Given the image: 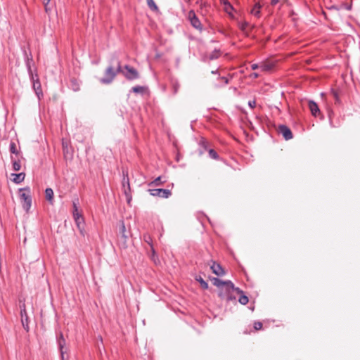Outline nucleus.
<instances>
[{
	"mask_svg": "<svg viewBox=\"0 0 360 360\" xmlns=\"http://www.w3.org/2000/svg\"><path fill=\"white\" fill-rule=\"evenodd\" d=\"M214 285L221 288V291L219 293L220 297H223L222 290L224 289L226 292L229 293L231 290L234 289L233 283L230 281H222L217 278H212L211 279Z\"/></svg>",
	"mask_w": 360,
	"mask_h": 360,
	"instance_id": "obj_1",
	"label": "nucleus"
},
{
	"mask_svg": "<svg viewBox=\"0 0 360 360\" xmlns=\"http://www.w3.org/2000/svg\"><path fill=\"white\" fill-rule=\"evenodd\" d=\"M73 217L77 224V226L82 236L85 234V223L84 217L82 214L78 212L77 207L76 204L74 202V212H73Z\"/></svg>",
	"mask_w": 360,
	"mask_h": 360,
	"instance_id": "obj_2",
	"label": "nucleus"
},
{
	"mask_svg": "<svg viewBox=\"0 0 360 360\" xmlns=\"http://www.w3.org/2000/svg\"><path fill=\"white\" fill-rule=\"evenodd\" d=\"M19 191L20 193V197L22 207L26 210V212H28L32 204V200L30 195V189L28 188H20Z\"/></svg>",
	"mask_w": 360,
	"mask_h": 360,
	"instance_id": "obj_3",
	"label": "nucleus"
},
{
	"mask_svg": "<svg viewBox=\"0 0 360 360\" xmlns=\"http://www.w3.org/2000/svg\"><path fill=\"white\" fill-rule=\"evenodd\" d=\"M124 69L126 70V72L121 70V68L119 67L117 72H122L127 79L132 80L139 77V72L134 68L129 65H125Z\"/></svg>",
	"mask_w": 360,
	"mask_h": 360,
	"instance_id": "obj_4",
	"label": "nucleus"
},
{
	"mask_svg": "<svg viewBox=\"0 0 360 360\" xmlns=\"http://www.w3.org/2000/svg\"><path fill=\"white\" fill-rule=\"evenodd\" d=\"M148 192L153 196L162 198H168L172 195V193L169 190L162 188L149 189Z\"/></svg>",
	"mask_w": 360,
	"mask_h": 360,
	"instance_id": "obj_5",
	"label": "nucleus"
},
{
	"mask_svg": "<svg viewBox=\"0 0 360 360\" xmlns=\"http://www.w3.org/2000/svg\"><path fill=\"white\" fill-rule=\"evenodd\" d=\"M188 20L193 27L197 30H202V25L193 11H190L188 14Z\"/></svg>",
	"mask_w": 360,
	"mask_h": 360,
	"instance_id": "obj_6",
	"label": "nucleus"
},
{
	"mask_svg": "<svg viewBox=\"0 0 360 360\" xmlns=\"http://www.w3.org/2000/svg\"><path fill=\"white\" fill-rule=\"evenodd\" d=\"M120 233L121 236L119 239V243L122 248H126L127 247V243L128 236L126 233V227H125L123 221H121Z\"/></svg>",
	"mask_w": 360,
	"mask_h": 360,
	"instance_id": "obj_7",
	"label": "nucleus"
},
{
	"mask_svg": "<svg viewBox=\"0 0 360 360\" xmlns=\"http://www.w3.org/2000/svg\"><path fill=\"white\" fill-rule=\"evenodd\" d=\"M105 75V77L101 79V82L104 84H109L114 79L116 72L112 67H109L106 69Z\"/></svg>",
	"mask_w": 360,
	"mask_h": 360,
	"instance_id": "obj_8",
	"label": "nucleus"
},
{
	"mask_svg": "<svg viewBox=\"0 0 360 360\" xmlns=\"http://www.w3.org/2000/svg\"><path fill=\"white\" fill-rule=\"evenodd\" d=\"M220 3L224 6L223 10L229 15L230 18H233L234 15L233 12V7L228 0H219Z\"/></svg>",
	"mask_w": 360,
	"mask_h": 360,
	"instance_id": "obj_9",
	"label": "nucleus"
},
{
	"mask_svg": "<svg viewBox=\"0 0 360 360\" xmlns=\"http://www.w3.org/2000/svg\"><path fill=\"white\" fill-rule=\"evenodd\" d=\"M275 62L271 60H266L259 64L261 70L264 72H270L275 67Z\"/></svg>",
	"mask_w": 360,
	"mask_h": 360,
	"instance_id": "obj_10",
	"label": "nucleus"
},
{
	"mask_svg": "<svg viewBox=\"0 0 360 360\" xmlns=\"http://www.w3.org/2000/svg\"><path fill=\"white\" fill-rule=\"evenodd\" d=\"M210 269L213 274L219 276H224L226 274L225 270L221 267V266L215 262H213Z\"/></svg>",
	"mask_w": 360,
	"mask_h": 360,
	"instance_id": "obj_11",
	"label": "nucleus"
},
{
	"mask_svg": "<svg viewBox=\"0 0 360 360\" xmlns=\"http://www.w3.org/2000/svg\"><path fill=\"white\" fill-rule=\"evenodd\" d=\"M278 130L285 140H290L292 138V131L288 127L285 125H281L278 127Z\"/></svg>",
	"mask_w": 360,
	"mask_h": 360,
	"instance_id": "obj_12",
	"label": "nucleus"
},
{
	"mask_svg": "<svg viewBox=\"0 0 360 360\" xmlns=\"http://www.w3.org/2000/svg\"><path fill=\"white\" fill-rule=\"evenodd\" d=\"M32 80H33V89H34L37 96L39 98L40 96H42V90H41V84L39 81V78L37 76H36V78L32 77Z\"/></svg>",
	"mask_w": 360,
	"mask_h": 360,
	"instance_id": "obj_13",
	"label": "nucleus"
},
{
	"mask_svg": "<svg viewBox=\"0 0 360 360\" xmlns=\"http://www.w3.org/2000/svg\"><path fill=\"white\" fill-rule=\"evenodd\" d=\"M20 314H21V322H22V325L24 328V329L26 330V331H29V326H27V323H25V316L26 315H27V311H26V307H25V303H22V304H20Z\"/></svg>",
	"mask_w": 360,
	"mask_h": 360,
	"instance_id": "obj_14",
	"label": "nucleus"
},
{
	"mask_svg": "<svg viewBox=\"0 0 360 360\" xmlns=\"http://www.w3.org/2000/svg\"><path fill=\"white\" fill-rule=\"evenodd\" d=\"M308 107L312 114V115L316 117L318 116L319 115H320V110L319 108V106L318 105L312 101H308Z\"/></svg>",
	"mask_w": 360,
	"mask_h": 360,
	"instance_id": "obj_15",
	"label": "nucleus"
},
{
	"mask_svg": "<svg viewBox=\"0 0 360 360\" xmlns=\"http://www.w3.org/2000/svg\"><path fill=\"white\" fill-rule=\"evenodd\" d=\"M11 176H13L12 181L15 184H20L23 181L25 177V174L23 172L19 174H11Z\"/></svg>",
	"mask_w": 360,
	"mask_h": 360,
	"instance_id": "obj_16",
	"label": "nucleus"
},
{
	"mask_svg": "<svg viewBox=\"0 0 360 360\" xmlns=\"http://www.w3.org/2000/svg\"><path fill=\"white\" fill-rule=\"evenodd\" d=\"M261 8L262 5L259 2H257L254 5L253 8L250 11V13L252 15L256 16L257 18H259Z\"/></svg>",
	"mask_w": 360,
	"mask_h": 360,
	"instance_id": "obj_17",
	"label": "nucleus"
},
{
	"mask_svg": "<svg viewBox=\"0 0 360 360\" xmlns=\"http://www.w3.org/2000/svg\"><path fill=\"white\" fill-rule=\"evenodd\" d=\"M46 199L51 203L53 204V191L51 188H46L45 191Z\"/></svg>",
	"mask_w": 360,
	"mask_h": 360,
	"instance_id": "obj_18",
	"label": "nucleus"
},
{
	"mask_svg": "<svg viewBox=\"0 0 360 360\" xmlns=\"http://www.w3.org/2000/svg\"><path fill=\"white\" fill-rule=\"evenodd\" d=\"M58 344H59V346H60V350H61L62 357L63 358V346L65 344V339H64L63 335L62 333H60V338H59V340H58Z\"/></svg>",
	"mask_w": 360,
	"mask_h": 360,
	"instance_id": "obj_19",
	"label": "nucleus"
},
{
	"mask_svg": "<svg viewBox=\"0 0 360 360\" xmlns=\"http://www.w3.org/2000/svg\"><path fill=\"white\" fill-rule=\"evenodd\" d=\"M163 184V182L161 181V177L160 176H158V178H156L153 181H152L151 183L149 184V186H160Z\"/></svg>",
	"mask_w": 360,
	"mask_h": 360,
	"instance_id": "obj_20",
	"label": "nucleus"
},
{
	"mask_svg": "<svg viewBox=\"0 0 360 360\" xmlns=\"http://www.w3.org/2000/svg\"><path fill=\"white\" fill-rule=\"evenodd\" d=\"M147 3L150 9L153 11L158 10L157 5L155 4L153 0H147Z\"/></svg>",
	"mask_w": 360,
	"mask_h": 360,
	"instance_id": "obj_21",
	"label": "nucleus"
},
{
	"mask_svg": "<svg viewBox=\"0 0 360 360\" xmlns=\"http://www.w3.org/2000/svg\"><path fill=\"white\" fill-rule=\"evenodd\" d=\"M197 281L200 283L201 287L203 288V289H207L208 288V284L207 282H205L202 278L201 277H199L198 278H197Z\"/></svg>",
	"mask_w": 360,
	"mask_h": 360,
	"instance_id": "obj_22",
	"label": "nucleus"
},
{
	"mask_svg": "<svg viewBox=\"0 0 360 360\" xmlns=\"http://www.w3.org/2000/svg\"><path fill=\"white\" fill-rule=\"evenodd\" d=\"M239 302L243 304V305H245L248 303V301H249V299L247 296L245 295H241L239 298Z\"/></svg>",
	"mask_w": 360,
	"mask_h": 360,
	"instance_id": "obj_23",
	"label": "nucleus"
},
{
	"mask_svg": "<svg viewBox=\"0 0 360 360\" xmlns=\"http://www.w3.org/2000/svg\"><path fill=\"white\" fill-rule=\"evenodd\" d=\"M10 151L13 154H18V151L17 150L16 144L14 142H11L10 144Z\"/></svg>",
	"mask_w": 360,
	"mask_h": 360,
	"instance_id": "obj_24",
	"label": "nucleus"
},
{
	"mask_svg": "<svg viewBox=\"0 0 360 360\" xmlns=\"http://www.w3.org/2000/svg\"><path fill=\"white\" fill-rule=\"evenodd\" d=\"M21 168V165L19 161H14L13 162V169L14 171H19Z\"/></svg>",
	"mask_w": 360,
	"mask_h": 360,
	"instance_id": "obj_25",
	"label": "nucleus"
},
{
	"mask_svg": "<svg viewBox=\"0 0 360 360\" xmlns=\"http://www.w3.org/2000/svg\"><path fill=\"white\" fill-rule=\"evenodd\" d=\"M209 155L212 158V159H217L218 158V155H217V152L213 150V149H210L209 150Z\"/></svg>",
	"mask_w": 360,
	"mask_h": 360,
	"instance_id": "obj_26",
	"label": "nucleus"
},
{
	"mask_svg": "<svg viewBox=\"0 0 360 360\" xmlns=\"http://www.w3.org/2000/svg\"><path fill=\"white\" fill-rule=\"evenodd\" d=\"M262 323L260 321H255L254 323V328L255 330H259L262 328Z\"/></svg>",
	"mask_w": 360,
	"mask_h": 360,
	"instance_id": "obj_27",
	"label": "nucleus"
},
{
	"mask_svg": "<svg viewBox=\"0 0 360 360\" xmlns=\"http://www.w3.org/2000/svg\"><path fill=\"white\" fill-rule=\"evenodd\" d=\"M132 91L135 93H141L144 91V88L142 86H134L132 88Z\"/></svg>",
	"mask_w": 360,
	"mask_h": 360,
	"instance_id": "obj_28",
	"label": "nucleus"
},
{
	"mask_svg": "<svg viewBox=\"0 0 360 360\" xmlns=\"http://www.w3.org/2000/svg\"><path fill=\"white\" fill-rule=\"evenodd\" d=\"M249 23L248 22L243 21L240 24V27L243 31H245Z\"/></svg>",
	"mask_w": 360,
	"mask_h": 360,
	"instance_id": "obj_29",
	"label": "nucleus"
},
{
	"mask_svg": "<svg viewBox=\"0 0 360 360\" xmlns=\"http://www.w3.org/2000/svg\"><path fill=\"white\" fill-rule=\"evenodd\" d=\"M44 10H45V12L48 14H49L51 13V8L49 6V4H44Z\"/></svg>",
	"mask_w": 360,
	"mask_h": 360,
	"instance_id": "obj_30",
	"label": "nucleus"
},
{
	"mask_svg": "<svg viewBox=\"0 0 360 360\" xmlns=\"http://www.w3.org/2000/svg\"><path fill=\"white\" fill-rule=\"evenodd\" d=\"M281 0H271V4L272 6H276L277 4L281 2Z\"/></svg>",
	"mask_w": 360,
	"mask_h": 360,
	"instance_id": "obj_31",
	"label": "nucleus"
},
{
	"mask_svg": "<svg viewBox=\"0 0 360 360\" xmlns=\"http://www.w3.org/2000/svg\"><path fill=\"white\" fill-rule=\"evenodd\" d=\"M260 68L259 65H258V64H255H255H252V65H251V68H252V70H256V69H257V68Z\"/></svg>",
	"mask_w": 360,
	"mask_h": 360,
	"instance_id": "obj_32",
	"label": "nucleus"
},
{
	"mask_svg": "<svg viewBox=\"0 0 360 360\" xmlns=\"http://www.w3.org/2000/svg\"><path fill=\"white\" fill-rule=\"evenodd\" d=\"M125 186H127L128 189L130 190L129 179H127V181L126 182H124V181L123 182V186L125 187Z\"/></svg>",
	"mask_w": 360,
	"mask_h": 360,
	"instance_id": "obj_33",
	"label": "nucleus"
},
{
	"mask_svg": "<svg viewBox=\"0 0 360 360\" xmlns=\"http://www.w3.org/2000/svg\"><path fill=\"white\" fill-rule=\"evenodd\" d=\"M125 186H127L128 189L130 190L129 179H127V181L126 182H124V181L123 182V186L125 187Z\"/></svg>",
	"mask_w": 360,
	"mask_h": 360,
	"instance_id": "obj_34",
	"label": "nucleus"
},
{
	"mask_svg": "<svg viewBox=\"0 0 360 360\" xmlns=\"http://www.w3.org/2000/svg\"><path fill=\"white\" fill-rule=\"evenodd\" d=\"M249 105L252 108H253L255 107L256 103L255 101H250Z\"/></svg>",
	"mask_w": 360,
	"mask_h": 360,
	"instance_id": "obj_35",
	"label": "nucleus"
},
{
	"mask_svg": "<svg viewBox=\"0 0 360 360\" xmlns=\"http://www.w3.org/2000/svg\"><path fill=\"white\" fill-rule=\"evenodd\" d=\"M250 77L252 78H257L259 77V75L257 73L255 72V73L251 74Z\"/></svg>",
	"mask_w": 360,
	"mask_h": 360,
	"instance_id": "obj_36",
	"label": "nucleus"
},
{
	"mask_svg": "<svg viewBox=\"0 0 360 360\" xmlns=\"http://www.w3.org/2000/svg\"><path fill=\"white\" fill-rule=\"evenodd\" d=\"M25 319V323H27L28 325V316L26 315L24 318Z\"/></svg>",
	"mask_w": 360,
	"mask_h": 360,
	"instance_id": "obj_37",
	"label": "nucleus"
},
{
	"mask_svg": "<svg viewBox=\"0 0 360 360\" xmlns=\"http://www.w3.org/2000/svg\"><path fill=\"white\" fill-rule=\"evenodd\" d=\"M50 1H51V0H43V4H49Z\"/></svg>",
	"mask_w": 360,
	"mask_h": 360,
	"instance_id": "obj_38",
	"label": "nucleus"
},
{
	"mask_svg": "<svg viewBox=\"0 0 360 360\" xmlns=\"http://www.w3.org/2000/svg\"><path fill=\"white\" fill-rule=\"evenodd\" d=\"M98 340H101V342H103V339H102L101 336H99Z\"/></svg>",
	"mask_w": 360,
	"mask_h": 360,
	"instance_id": "obj_39",
	"label": "nucleus"
},
{
	"mask_svg": "<svg viewBox=\"0 0 360 360\" xmlns=\"http://www.w3.org/2000/svg\"><path fill=\"white\" fill-rule=\"evenodd\" d=\"M98 340H101V342H103V339H102L101 336H99Z\"/></svg>",
	"mask_w": 360,
	"mask_h": 360,
	"instance_id": "obj_40",
	"label": "nucleus"
},
{
	"mask_svg": "<svg viewBox=\"0 0 360 360\" xmlns=\"http://www.w3.org/2000/svg\"><path fill=\"white\" fill-rule=\"evenodd\" d=\"M236 290H237L238 292H242V291H240L239 289H236Z\"/></svg>",
	"mask_w": 360,
	"mask_h": 360,
	"instance_id": "obj_41",
	"label": "nucleus"
},
{
	"mask_svg": "<svg viewBox=\"0 0 360 360\" xmlns=\"http://www.w3.org/2000/svg\"><path fill=\"white\" fill-rule=\"evenodd\" d=\"M124 193H125V194H126V195H127V190H126V189L124 190Z\"/></svg>",
	"mask_w": 360,
	"mask_h": 360,
	"instance_id": "obj_42",
	"label": "nucleus"
},
{
	"mask_svg": "<svg viewBox=\"0 0 360 360\" xmlns=\"http://www.w3.org/2000/svg\"><path fill=\"white\" fill-rule=\"evenodd\" d=\"M185 1H187V2H189L191 0H185Z\"/></svg>",
	"mask_w": 360,
	"mask_h": 360,
	"instance_id": "obj_43",
	"label": "nucleus"
}]
</instances>
